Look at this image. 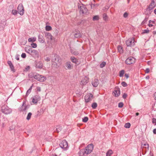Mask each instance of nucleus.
<instances>
[{"label":"nucleus","mask_w":156,"mask_h":156,"mask_svg":"<svg viewBox=\"0 0 156 156\" xmlns=\"http://www.w3.org/2000/svg\"><path fill=\"white\" fill-rule=\"evenodd\" d=\"M93 145L92 144L88 145L84 149H82L79 153L80 156H86L90 154L93 150Z\"/></svg>","instance_id":"obj_1"},{"label":"nucleus","mask_w":156,"mask_h":156,"mask_svg":"<svg viewBox=\"0 0 156 156\" xmlns=\"http://www.w3.org/2000/svg\"><path fill=\"white\" fill-rule=\"evenodd\" d=\"M61 62V59L59 56H56L54 59L52 60V64L54 67L58 68L60 66Z\"/></svg>","instance_id":"obj_2"},{"label":"nucleus","mask_w":156,"mask_h":156,"mask_svg":"<svg viewBox=\"0 0 156 156\" xmlns=\"http://www.w3.org/2000/svg\"><path fill=\"white\" fill-rule=\"evenodd\" d=\"M1 110L3 113L6 115L10 114L12 112V109L5 105L1 107Z\"/></svg>","instance_id":"obj_3"},{"label":"nucleus","mask_w":156,"mask_h":156,"mask_svg":"<svg viewBox=\"0 0 156 156\" xmlns=\"http://www.w3.org/2000/svg\"><path fill=\"white\" fill-rule=\"evenodd\" d=\"M79 9L80 14H86L87 13V9L85 6L83 5H80L79 6Z\"/></svg>","instance_id":"obj_4"},{"label":"nucleus","mask_w":156,"mask_h":156,"mask_svg":"<svg viewBox=\"0 0 156 156\" xmlns=\"http://www.w3.org/2000/svg\"><path fill=\"white\" fill-rule=\"evenodd\" d=\"M126 44L127 46H134L135 44V41L133 38L129 39L126 41Z\"/></svg>","instance_id":"obj_5"},{"label":"nucleus","mask_w":156,"mask_h":156,"mask_svg":"<svg viewBox=\"0 0 156 156\" xmlns=\"http://www.w3.org/2000/svg\"><path fill=\"white\" fill-rule=\"evenodd\" d=\"M135 59L133 57H129L127 58L125 61V63L128 65L134 64L135 62Z\"/></svg>","instance_id":"obj_6"},{"label":"nucleus","mask_w":156,"mask_h":156,"mask_svg":"<svg viewBox=\"0 0 156 156\" xmlns=\"http://www.w3.org/2000/svg\"><path fill=\"white\" fill-rule=\"evenodd\" d=\"M34 79L40 82H43L45 81L46 79L45 77L38 74L34 76Z\"/></svg>","instance_id":"obj_7"},{"label":"nucleus","mask_w":156,"mask_h":156,"mask_svg":"<svg viewBox=\"0 0 156 156\" xmlns=\"http://www.w3.org/2000/svg\"><path fill=\"white\" fill-rule=\"evenodd\" d=\"M45 37L48 40V41L51 42V41L54 40L55 38L51 34L49 33L46 32L45 34Z\"/></svg>","instance_id":"obj_8"},{"label":"nucleus","mask_w":156,"mask_h":156,"mask_svg":"<svg viewBox=\"0 0 156 156\" xmlns=\"http://www.w3.org/2000/svg\"><path fill=\"white\" fill-rule=\"evenodd\" d=\"M19 13L20 15H23L24 14V10L23 5L22 4H20L17 8Z\"/></svg>","instance_id":"obj_9"},{"label":"nucleus","mask_w":156,"mask_h":156,"mask_svg":"<svg viewBox=\"0 0 156 156\" xmlns=\"http://www.w3.org/2000/svg\"><path fill=\"white\" fill-rule=\"evenodd\" d=\"M93 97L92 94L89 93L86 94L85 97V100L86 102H88L92 100Z\"/></svg>","instance_id":"obj_10"},{"label":"nucleus","mask_w":156,"mask_h":156,"mask_svg":"<svg viewBox=\"0 0 156 156\" xmlns=\"http://www.w3.org/2000/svg\"><path fill=\"white\" fill-rule=\"evenodd\" d=\"M89 81L88 78L87 76H84L82 78L80 82V84L81 85H86Z\"/></svg>","instance_id":"obj_11"},{"label":"nucleus","mask_w":156,"mask_h":156,"mask_svg":"<svg viewBox=\"0 0 156 156\" xmlns=\"http://www.w3.org/2000/svg\"><path fill=\"white\" fill-rule=\"evenodd\" d=\"M61 148L63 149H65L68 147V144L67 142L65 140H62L59 144Z\"/></svg>","instance_id":"obj_12"},{"label":"nucleus","mask_w":156,"mask_h":156,"mask_svg":"<svg viewBox=\"0 0 156 156\" xmlns=\"http://www.w3.org/2000/svg\"><path fill=\"white\" fill-rule=\"evenodd\" d=\"M156 2H155L154 0H152L150 4L148 6L150 9H153L156 6Z\"/></svg>","instance_id":"obj_13"},{"label":"nucleus","mask_w":156,"mask_h":156,"mask_svg":"<svg viewBox=\"0 0 156 156\" xmlns=\"http://www.w3.org/2000/svg\"><path fill=\"white\" fill-rule=\"evenodd\" d=\"M92 84L93 86L94 87H97L99 84L98 80L97 79H95L92 82Z\"/></svg>","instance_id":"obj_14"},{"label":"nucleus","mask_w":156,"mask_h":156,"mask_svg":"<svg viewBox=\"0 0 156 156\" xmlns=\"http://www.w3.org/2000/svg\"><path fill=\"white\" fill-rule=\"evenodd\" d=\"M65 66L67 69H72L73 66L71 65V62H68L66 63Z\"/></svg>","instance_id":"obj_15"},{"label":"nucleus","mask_w":156,"mask_h":156,"mask_svg":"<svg viewBox=\"0 0 156 156\" xmlns=\"http://www.w3.org/2000/svg\"><path fill=\"white\" fill-rule=\"evenodd\" d=\"M36 68L40 69L42 68L43 65L41 62L38 61L36 62Z\"/></svg>","instance_id":"obj_16"},{"label":"nucleus","mask_w":156,"mask_h":156,"mask_svg":"<svg viewBox=\"0 0 156 156\" xmlns=\"http://www.w3.org/2000/svg\"><path fill=\"white\" fill-rule=\"evenodd\" d=\"M152 12V10L150 9L149 7H148L146 9L145 11V13L147 15H149L151 14Z\"/></svg>","instance_id":"obj_17"},{"label":"nucleus","mask_w":156,"mask_h":156,"mask_svg":"<svg viewBox=\"0 0 156 156\" xmlns=\"http://www.w3.org/2000/svg\"><path fill=\"white\" fill-rule=\"evenodd\" d=\"M113 94L115 96L118 97L120 94V91L119 90H115L113 92Z\"/></svg>","instance_id":"obj_18"},{"label":"nucleus","mask_w":156,"mask_h":156,"mask_svg":"<svg viewBox=\"0 0 156 156\" xmlns=\"http://www.w3.org/2000/svg\"><path fill=\"white\" fill-rule=\"evenodd\" d=\"M33 52H32V54L31 55L33 56H38V51L36 50H33Z\"/></svg>","instance_id":"obj_19"},{"label":"nucleus","mask_w":156,"mask_h":156,"mask_svg":"<svg viewBox=\"0 0 156 156\" xmlns=\"http://www.w3.org/2000/svg\"><path fill=\"white\" fill-rule=\"evenodd\" d=\"M71 60L72 62L76 64H77L78 63V61L76 59L73 57H72L71 58Z\"/></svg>","instance_id":"obj_20"},{"label":"nucleus","mask_w":156,"mask_h":156,"mask_svg":"<svg viewBox=\"0 0 156 156\" xmlns=\"http://www.w3.org/2000/svg\"><path fill=\"white\" fill-rule=\"evenodd\" d=\"M74 35L75 37L78 38L81 37V34L80 31H77L74 34Z\"/></svg>","instance_id":"obj_21"},{"label":"nucleus","mask_w":156,"mask_h":156,"mask_svg":"<svg viewBox=\"0 0 156 156\" xmlns=\"http://www.w3.org/2000/svg\"><path fill=\"white\" fill-rule=\"evenodd\" d=\"M149 24L148 26L149 27H151L153 26V24H155V22L154 21H152L151 20H150L149 21Z\"/></svg>","instance_id":"obj_22"},{"label":"nucleus","mask_w":156,"mask_h":156,"mask_svg":"<svg viewBox=\"0 0 156 156\" xmlns=\"http://www.w3.org/2000/svg\"><path fill=\"white\" fill-rule=\"evenodd\" d=\"M31 49V47L30 46H27L25 47V51L26 52L29 53H30Z\"/></svg>","instance_id":"obj_23"},{"label":"nucleus","mask_w":156,"mask_h":156,"mask_svg":"<svg viewBox=\"0 0 156 156\" xmlns=\"http://www.w3.org/2000/svg\"><path fill=\"white\" fill-rule=\"evenodd\" d=\"M39 41L41 43H43L44 42V41L43 37L42 36H39L38 37Z\"/></svg>","instance_id":"obj_24"},{"label":"nucleus","mask_w":156,"mask_h":156,"mask_svg":"<svg viewBox=\"0 0 156 156\" xmlns=\"http://www.w3.org/2000/svg\"><path fill=\"white\" fill-rule=\"evenodd\" d=\"M36 38L35 37L30 38L28 39L29 42H34L36 41Z\"/></svg>","instance_id":"obj_25"},{"label":"nucleus","mask_w":156,"mask_h":156,"mask_svg":"<svg viewBox=\"0 0 156 156\" xmlns=\"http://www.w3.org/2000/svg\"><path fill=\"white\" fill-rule=\"evenodd\" d=\"M118 50L120 53H122L123 51L122 47L120 46H119L117 47Z\"/></svg>","instance_id":"obj_26"},{"label":"nucleus","mask_w":156,"mask_h":156,"mask_svg":"<svg viewBox=\"0 0 156 156\" xmlns=\"http://www.w3.org/2000/svg\"><path fill=\"white\" fill-rule=\"evenodd\" d=\"M113 153L112 151L110 150H108V152L106 153V156H111V155Z\"/></svg>","instance_id":"obj_27"},{"label":"nucleus","mask_w":156,"mask_h":156,"mask_svg":"<svg viewBox=\"0 0 156 156\" xmlns=\"http://www.w3.org/2000/svg\"><path fill=\"white\" fill-rule=\"evenodd\" d=\"M71 52L72 54L74 55H77L78 54V52L77 51L73 49H71Z\"/></svg>","instance_id":"obj_28"},{"label":"nucleus","mask_w":156,"mask_h":156,"mask_svg":"<svg viewBox=\"0 0 156 156\" xmlns=\"http://www.w3.org/2000/svg\"><path fill=\"white\" fill-rule=\"evenodd\" d=\"M142 147H145V148H148L149 146V144L147 143L144 144H142Z\"/></svg>","instance_id":"obj_29"},{"label":"nucleus","mask_w":156,"mask_h":156,"mask_svg":"<svg viewBox=\"0 0 156 156\" xmlns=\"http://www.w3.org/2000/svg\"><path fill=\"white\" fill-rule=\"evenodd\" d=\"M99 19V17L98 16H94L93 17V20L94 21H96V20H98Z\"/></svg>","instance_id":"obj_30"},{"label":"nucleus","mask_w":156,"mask_h":156,"mask_svg":"<svg viewBox=\"0 0 156 156\" xmlns=\"http://www.w3.org/2000/svg\"><path fill=\"white\" fill-rule=\"evenodd\" d=\"M52 29L51 27L49 26H46L45 27V30L47 31H50Z\"/></svg>","instance_id":"obj_31"},{"label":"nucleus","mask_w":156,"mask_h":156,"mask_svg":"<svg viewBox=\"0 0 156 156\" xmlns=\"http://www.w3.org/2000/svg\"><path fill=\"white\" fill-rule=\"evenodd\" d=\"M103 20H104L106 21L107 20L108 17V16H107V15L105 13L103 14Z\"/></svg>","instance_id":"obj_32"},{"label":"nucleus","mask_w":156,"mask_h":156,"mask_svg":"<svg viewBox=\"0 0 156 156\" xmlns=\"http://www.w3.org/2000/svg\"><path fill=\"white\" fill-rule=\"evenodd\" d=\"M125 73V71L123 70H121L119 72V76L122 77L123 76Z\"/></svg>","instance_id":"obj_33"},{"label":"nucleus","mask_w":156,"mask_h":156,"mask_svg":"<svg viewBox=\"0 0 156 156\" xmlns=\"http://www.w3.org/2000/svg\"><path fill=\"white\" fill-rule=\"evenodd\" d=\"M32 102L34 104H36L37 102V100L36 97H35L32 99Z\"/></svg>","instance_id":"obj_34"},{"label":"nucleus","mask_w":156,"mask_h":156,"mask_svg":"<svg viewBox=\"0 0 156 156\" xmlns=\"http://www.w3.org/2000/svg\"><path fill=\"white\" fill-rule=\"evenodd\" d=\"M32 115V114L31 112H29L28 113L26 118L27 120H29L30 119Z\"/></svg>","instance_id":"obj_35"},{"label":"nucleus","mask_w":156,"mask_h":156,"mask_svg":"<svg viewBox=\"0 0 156 156\" xmlns=\"http://www.w3.org/2000/svg\"><path fill=\"white\" fill-rule=\"evenodd\" d=\"M30 45H31V47L33 48H35L37 46V44L35 43H31Z\"/></svg>","instance_id":"obj_36"},{"label":"nucleus","mask_w":156,"mask_h":156,"mask_svg":"<svg viewBox=\"0 0 156 156\" xmlns=\"http://www.w3.org/2000/svg\"><path fill=\"white\" fill-rule=\"evenodd\" d=\"M130 124L129 123H126L125 125L124 126L125 128H129L130 127Z\"/></svg>","instance_id":"obj_37"},{"label":"nucleus","mask_w":156,"mask_h":156,"mask_svg":"<svg viewBox=\"0 0 156 156\" xmlns=\"http://www.w3.org/2000/svg\"><path fill=\"white\" fill-rule=\"evenodd\" d=\"M106 65V63L104 62H102L100 65V66L101 68H103Z\"/></svg>","instance_id":"obj_38"},{"label":"nucleus","mask_w":156,"mask_h":156,"mask_svg":"<svg viewBox=\"0 0 156 156\" xmlns=\"http://www.w3.org/2000/svg\"><path fill=\"white\" fill-rule=\"evenodd\" d=\"M97 106V105L96 103H94L92 105V107L93 109H95Z\"/></svg>","instance_id":"obj_39"},{"label":"nucleus","mask_w":156,"mask_h":156,"mask_svg":"<svg viewBox=\"0 0 156 156\" xmlns=\"http://www.w3.org/2000/svg\"><path fill=\"white\" fill-rule=\"evenodd\" d=\"M88 118L87 117H84L82 120V121L84 122H86L88 120Z\"/></svg>","instance_id":"obj_40"},{"label":"nucleus","mask_w":156,"mask_h":156,"mask_svg":"<svg viewBox=\"0 0 156 156\" xmlns=\"http://www.w3.org/2000/svg\"><path fill=\"white\" fill-rule=\"evenodd\" d=\"M11 71H12L13 73L15 72V70L14 69V67L13 65L10 66Z\"/></svg>","instance_id":"obj_41"},{"label":"nucleus","mask_w":156,"mask_h":156,"mask_svg":"<svg viewBox=\"0 0 156 156\" xmlns=\"http://www.w3.org/2000/svg\"><path fill=\"white\" fill-rule=\"evenodd\" d=\"M12 13L14 15H16L17 14V11L16 10L13 9L12 11Z\"/></svg>","instance_id":"obj_42"},{"label":"nucleus","mask_w":156,"mask_h":156,"mask_svg":"<svg viewBox=\"0 0 156 156\" xmlns=\"http://www.w3.org/2000/svg\"><path fill=\"white\" fill-rule=\"evenodd\" d=\"M56 130L58 132L60 131L61 130V127L60 126H57L56 127Z\"/></svg>","instance_id":"obj_43"},{"label":"nucleus","mask_w":156,"mask_h":156,"mask_svg":"<svg viewBox=\"0 0 156 156\" xmlns=\"http://www.w3.org/2000/svg\"><path fill=\"white\" fill-rule=\"evenodd\" d=\"M149 31V30L148 29L144 30H143L142 32V34H144L145 33H148Z\"/></svg>","instance_id":"obj_44"},{"label":"nucleus","mask_w":156,"mask_h":156,"mask_svg":"<svg viewBox=\"0 0 156 156\" xmlns=\"http://www.w3.org/2000/svg\"><path fill=\"white\" fill-rule=\"evenodd\" d=\"M44 59L47 62L49 61L50 60V58L48 57H44Z\"/></svg>","instance_id":"obj_45"},{"label":"nucleus","mask_w":156,"mask_h":156,"mask_svg":"<svg viewBox=\"0 0 156 156\" xmlns=\"http://www.w3.org/2000/svg\"><path fill=\"white\" fill-rule=\"evenodd\" d=\"M152 123L154 124V125H156V119L155 118H153L152 119Z\"/></svg>","instance_id":"obj_46"},{"label":"nucleus","mask_w":156,"mask_h":156,"mask_svg":"<svg viewBox=\"0 0 156 156\" xmlns=\"http://www.w3.org/2000/svg\"><path fill=\"white\" fill-rule=\"evenodd\" d=\"M123 87H126L127 86V84L125 82H122L121 83Z\"/></svg>","instance_id":"obj_47"},{"label":"nucleus","mask_w":156,"mask_h":156,"mask_svg":"<svg viewBox=\"0 0 156 156\" xmlns=\"http://www.w3.org/2000/svg\"><path fill=\"white\" fill-rule=\"evenodd\" d=\"M123 106V104L122 102H120L119 104L118 107L119 108H122Z\"/></svg>","instance_id":"obj_48"},{"label":"nucleus","mask_w":156,"mask_h":156,"mask_svg":"<svg viewBox=\"0 0 156 156\" xmlns=\"http://www.w3.org/2000/svg\"><path fill=\"white\" fill-rule=\"evenodd\" d=\"M26 56V54L25 53H23L21 55V57L23 58H25Z\"/></svg>","instance_id":"obj_49"},{"label":"nucleus","mask_w":156,"mask_h":156,"mask_svg":"<svg viewBox=\"0 0 156 156\" xmlns=\"http://www.w3.org/2000/svg\"><path fill=\"white\" fill-rule=\"evenodd\" d=\"M31 90L30 89H28V90L27 92L26 93V95H28L31 92Z\"/></svg>","instance_id":"obj_50"},{"label":"nucleus","mask_w":156,"mask_h":156,"mask_svg":"<svg viewBox=\"0 0 156 156\" xmlns=\"http://www.w3.org/2000/svg\"><path fill=\"white\" fill-rule=\"evenodd\" d=\"M37 90L38 91H41V88L39 87H37L36 88Z\"/></svg>","instance_id":"obj_51"},{"label":"nucleus","mask_w":156,"mask_h":156,"mask_svg":"<svg viewBox=\"0 0 156 156\" xmlns=\"http://www.w3.org/2000/svg\"><path fill=\"white\" fill-rule=\"evenodd\" d=\"M7 63L9 64V66H10L12 65L11 61H8L7 62Z\"/></svg>","instance_id":"obj_52"},{"label":"nucleus","mask_w":156,"mask_h":156,"mask_svg":"<svg viewBox=\"0 0 156 156\" xmlns=\"http://www.w3.org/2000/svg\"><path fill=\"white\" fill-rule=\"evenodd\" d=\"M34 49H33L32 48H31V49L30 50V53H29V54L30 55H31L32 54V52H33V50H34Z\"/></svg>","instance_id":"obj_53"},{"label":"nucleus","mask_w":156,"mask_h":156,"mask_svg":"<svg viewBox=\"0 0 156 156\" xmlns=\"http://www.w3.org/2000/svg\"><path fill=\"white\" fill-rule=\"evenodd\" d=\"M145 71L146 73H148L149 72L150 69L149 68H147L146 69Z\"/></svg>","instance_id":"obj_54"},{"label":"nucleus","mask_w":156,"mask_h":156,"mask_svg":"<svg viewBox=\"0 0 156 156\" xmlns=\"http://www.w3.org/2000/svg\"><path fill=\"white\" fill-rule=\"evenodd\" d=\"M19 57H20V55H17L16 56V59L17 60H19Z\"/></svg>","instance_id":"obj_55"},{"label":"nucleus","mask_w":156,"mask_h":156,"mask_svg":"<svg viewBox=\"0 0 156 156\" xmlns=\"http://www.w3.org/2000/svg\"><path fill=\"white\" fill-rule=\"evenodd\" d=\"M128 15V14L127 13L125 12L123 15V16L124 17L126 18L127 16Z\"/></svg>","instance_id":"obj_56"},{"label":"nucleus","mask_w":156,"mask_h":156,"mask_svg":"<svg viewBox=\"0 0 156 156\" xmlns=\"http://www.w3.org/2000/svg\"><path fill=\"white\" fill-rule=\"evenodd\" d=\"M127 96V95L126 94H124L123 95V98H125Z\"/></svg>","instance_id":"obj_57"},{"label":"nucleus","mask_w":156,"mask_h":156,"mask_svg":"<svg viewBox=\"0 0 156 156\" xmlns=\"http://www.w3.org/2000/svg\"><path fill=\"white\" fill-rule=\"evenodd\" d=\"M147 21V19H145L142 22V24H144Z\"/></svg>","instance_id":"obj_58"},{"label":"nucleus","mask_w":156,"mask_h":156,"mask_svg":"<svg viewBox=\"0 0 156 156\" xmlns=\"http://www.w3.org/2000/svg\"><path fill=\"white\" fill-rule=\"evenodd\" d=\"M153 132L154 134H156V129H154Z\"/></svg>","instance_id":"obj_59"},{"label":"nucleus","mask_w":156,"mask_h":156,"mask_svg":"<svg viewBox=\"0 0 156 156\" xmlns=\"http://www.w3.org/2000/svg\"><path fill=\"white\" fill-rule=\"evenodd\" d=\"M154 99L156 100V92L154 93Z\"/></svg>","instance_id":"obj_60"},{"label":"nucleus","mask_w":156,"mask_h":156,"mask_svg":"<svg viewBox=\"0 0 156 156\" xmlns=\"http://www.w3.org/2000/svg\"><path fill=\"white\" fill-rule=\"evenodd\" d=\"M125 76L127 78H128L129 77V76L127 74H126L125 75Z\"/></svg>","instance_id":"obj_61"},{"label":"nucleus","mask_w":156,"mask_h":156,"mask_svg":"<svg viewBox=\"0 0 156 156\" xmlns=\"http://www.w3.org/2000/svg\"><path fill=\"white\" fill-rule=\"evenodd\" d=\"M33 85H32L30 87V88L29 89H30V90H31V89L33 87Z\"/></svg>","instance_id":"obj_62"},{"label":"nucleus","mask_w":156,"mask_h":156,"mask_svg":"<svg viewBox=\"0 0 156 156\" xmlns=\"http://www.w3.org/2000/svg\"><path fill=\"white\" fill-rule=\"evenodd\" d=\"M146 78L147 79H148L149 78V76H147L146 77Z\"/></svg>","instance_id":"obj_63"},{"label":"nucleus","mask_w":156,"mask_h":156,"mask_svg":"<svg viewBox=\"0 0 156 156\" xmlns=\"http://www.w3.org/2000/svg\"><path fill=\"white\" fill-rule=\"evenodd\" d=\"M154 12L155 14H156V9H154Z\"/></svg>","instance_id":"obj_64"}]
</instances>
